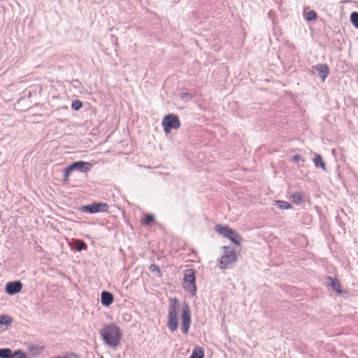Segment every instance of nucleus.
Here are the masks:
<instances>
[{
  "instance_id": "nucleus-4",
  "label": "nucleus",
  "mask_w": 358,
  "mask_h": 358,
  "mask_svg": "<svg viewBox=\"0 0 358 358\" xmlns=\"http://www.w3.org/2000/svg\"><path fill=\"white\" fill-rule=\"evenodd\" d=\"M223 255L219 259V267L220 269H225L237 260L236 251L229 246H223Z\"/></svg>"
},
{
  "instance_id": "nucleus-9",
  "label": "nucleus",
  "mask_w": 358,
  "mask_h": 358,
  "mask_svg": "<svg viewBox=\"0 0 358 358\" xmlns=\"http://www.w3.org/2000/svg\"><path fill=\"white\" fill-rule=\"evenodd\" d=\"M22 289V284L20 281L9 282L6 285V292L10 295L19 293Z\"/></svg>"
},
{
  "instance_id": "nucleus-17",
  "label": "nucleus",
  "mask_w": 358,
  "mask_h": 358,
  "mask_svg": "<svg viewBox=\"0 0 358 358\" xmlns=\"http://www.w3.org/2000/svg\"><path fill=\"white\" fill-rule=\"evenodd\" d=\"M204 356V350L202 348H194L192 355L189 358H203Z\"/></svg>"
},
{
  "instance_id": "nucleus-21",
  "label": "nucleus",
  "mask_w": 358,
  "mask_h": 358,
  "mask_svg": "<svg viewBox=\"0 0 358 358\" xmlns=\"http://www.w3.org/2000/svg\"><path fill=\"white\" fill-rule=\"evenodd\" d=\"M155 221V216L151 214H147L145 215V217L142 222V223L146 226H150Z\"/></svg>"
},
{
  "instance_id": "nucleus-22",
  "label": "nucleus",
  "mask_w": 358,
  "mask_h": 358,
  "mask_svg": "<svg viewBox=\"0 0 358 358\" xmlns=\"http://www.w3.org/2000/svg\"><path fill=\"white\" fill-rule=\"evenodd\" d=\"M73 172V169H71V166L69 165L67 167H66L64 169V181L68 182L69 180V177Z\"/></svg>"
},
{
  "instance_id": "nucleus-28",
  "label": "nucleus",
  "mask_w": 358,
  "mask_h": 358,
  "mask_svg": "<svg viewBox=\"0 0 358 358\" xmlns=\"http://www.w3.org/2000/svg\"><path fill=\"white\" fill-rule=\"evenodd\" d=\"M71 85L75 88H79L80 87H82V83L78 80H73Z\"/></svg>"
},
{
  "instance_id": "nucleus-14",
  "label": "nucleus",
  "mask_w": 358,
  "mask_h": 358,
  "mask_svg": "<svg viewBox=\"0 0 358 358\" xmlns=\"http://www.w3.org/2000/svg\"><path fill=\"white\" fill-rule=\"evenodd\" d=\"M13 322V318L7 315H0V329L2 330H6L8 327L11 325Z\"/></svg>"
},
{
  "instance_id": "nucleus-13",
  "label": "nucleus",
  "mask_w": 358,
  "mask_h": 358,
  "mask_svg": "<svg viewBox=\"0 0 358 358\" xmlns=\"http://www.w3.org/2000/svg\"><path fill=\"white\" fill-rule=\"evenodd\" d=\"M328 280L329 285L331 287V289L338 294H342L343 291L341 290V285L339 280L336 278H333L331 276H328L327 278Z\"/></svg>"
},
{
  "instance_id": "nucleus-2",
  "label": "nucleus",
  "mask_w": 358,
  "mask_h": 358,
  "mask_svg": "<svg viewBox=\"0 0 358 358\" xmlns=\"http://www.w3.org/2000/svg\"><path fill=\"white\" fill-rule=\"evenodd\" d=\"M169 302L167 326L169 329L173 332L178 329L177 312L180 308V303L177 298L169 299Z\"/></svg>"
},
{
  "instance_id": "nucleus-20",
  "label": "nucleus",
  "mask_w": 358,
  "mask_h": 358,
  "mask_svg": "<svg viewBox=\"0 0 358 358\" xmlns=\"http://www.w3.org/2000/svg\"><path fill=\"white\" fill-rule=\"evenodd\" d=\"M276 203L278 208L281 210H287L292 208V206L289 202L285 201H277Z\"/></svg>"
},
{
  "instance_id": "nucleus-27",
  "label": "nucleus",
  "mask_w": 358,
  "mask_h": 358,
  "mask_svg": "<svg viewBox=\"0 0 358 358\" xmlns=\"http://www.w3.org/2000/svg\"><path fill=\"white\" fill-rule=\"evenodd\" d=\"M13 358H27V355L24 352L17 350L13 353Z\"/></svg>"
},
{
  "instance_id": "nucleus-16",
  "label": "nucleus",
  "mask_w": 358,
  "mask_h": 358,
  "mask_svg": "<svg viewBox=\"0 0 358 358\" xmlns=\"http://www.w3.org/2000/svg\"><path fill=\"white\" fill-rule=\"evenodd\" d=\"M305 197L306 193L303 192H295L292 196L293 202L296 204L301 203Z\"/></svg>"
},
{
  "instance_id": "nucleus-5",
  "label": "nucleus",
  "mask_w": 358,
  "mask_h": 358,
  "mask_svg": "<svg viewBox=\"0 0 358 358\" xmlns=\"http://www.w3.org/2000/svg\"><path fill=\"white\" fill-rule=\"evenodd\" d=\"M195 271L193 268H188L185 271L183 278V287L185 291L189 292L192 296L196 295Z\"/></svg>"
},
{
  "instance_id": "nucleus-18",
  "label": "nucleus",
  "mask_w": 358,
  "mask_h": 358,
  "mask_svg": "<svg viewBox=\"0 0 358 358\" xmlns=\"http://www.w3.org/2000/svg\"><path fill=\"white\" fill-rule=\"evenodd\" d=\"M74 248L78 252L85 250L87 248V244L81 240H76L74 243Z\"/></svg>"
},
{
  "instance_id": "nucleus-26",
  "label": "nucleus",
  "mask_w": 358,
  "mask_h": 358,
  "mask_svg": "<svg viewBox=\"0 0 358 358\" xmlns=\"http://www.w3.org/2000/svg\"><path fill=\"white\" fill-rule=\"evenodd\" d=\"M83 102L80 100H75L71 103V108L72 109L75 110H78L83 107Z\"/></svg>"
},
{
  "instance_id": "nucleus-7",
  "label": "nucleus",
  "mask_w": 358,
  "mask_h": 358,
  "mask_svg": "<svg viewBox=\"0 0 358 358\" xmlns=\"http://www.w3.org/2000/svg\"><path fill=\"white\" fill-rule=\"evenodd\" d=\"M109 206L106 203H93L92 204L83 206L82 210L83 212L94 214L99 212H107Z\"/></svg>"
},
{
  "instance_id": "nucleus-29",
  "label": "nucleus",
  "mask_w": 358,
  "mask_h": 358,
  "mask_svg": "<svg viewBox=\"0 0 358 358\" xmlns=\"http://www.w3.org/2000/svg\"><path fill=\"white\" fill-rule=\"evenodd\" d=\"M292 161L294 162H298L299 161L304 162V159L299 155H295L292 157Z\"/></svg>"
},
{
  "instance_id": "nucleus-3",
  "label": "nucleus",
  "mask_w": 358,
  "mask_h": 358,
  "mask_svg": "<svg viewBox=\"0 0 358 358\" xmlns=\"http://www.w3.org/2000/svg\"><path fill=\"white\" fill-rule=\"evenodd\" d=\"M215 231L222 236L227 238L234 243L240 245L243 240L238 232L227 225L218 224L215 227Z\"/></svg>"
},
{
  "instance_id": "nucleus-15",
  "label": "nucleus",
  "mask_w": 358,
  "mask_h": 358,
  "mask_svg": "<svg viewBox=\"0 0 358 358\" xmlns=\"http://www.w3.org/2000/svg\"><path fill=\"white\" fill-rule=\"evenodd\" d=\"M313 162H314L315 166L316 168H317V169L321 168L324 171H326V164H325L324 162L323 161L322 157L320 155H319V154L315 155Z\"/></svg>"
},
{
  "instance_id": "nucleus-8",
  "label": "nucleus",
  "mask_w": 358,
  "mask_h": 358,
  "mask_svg": "<svg viewBox=\"0 0 358 358\" xmlns=\"http://www.w3.org/2000/svg\"><path fill=\"white\" fill-rule=\"evenodd\" d=\"M191 324V315L189 306L187 303H184L182 312V331L187 334Z\"/></svg>"
},
{
  "instance_id": "nucleus-31",
  "label": "nucleus",
  "mask_w": 358,
  "mask_h": 358,
  "mask_svg": "<svg viewBox=\"0 0 358 358\" xmlns=\"http://www.w3.org/2000/svg\"><path fill=\"white\" fill-rule=\"evenodd\" d=\"M52 358H60V356L54 357Z\"/></svg>"
},
{
  "instance_id": "nucleus-12",
  "label": "nucleus",
  "mask_w": 358,
  "mask_h": 358,
  "mask_svg": "<svg viewBox=\"0 0 358 358\" xmlns=\"http://www.w3.org/2000/svg\"><path fill=\"white\" fill-rule=\"evenodd\" d=\"M114 301L113 294L107 291H103L101 294V302L104 306L108 307Z\"/></svg>"
},
{
  "instance_id": "nucleus-11",
  "label": "nucleus",
  "mask_w": 358,
  "mask_h": 358,
  "mask_svg": "<svg viewBox=\"0 0 358 358\" xmlns=\"http://www.w3.org/2000/svg\"><path fill=\"white\" fill-rule=\"evenodd\" d=\"M316 71L317 75L320 77L322 81H324L329 73V68L327 64H318L313 66Z\"/></svg>"
},
{
  "instance_id": "nucleus-19",
  "label": "nucleus",
  "mask_w": 358,
  "mask_h": 358,
  "mask_svg": "<svg viewBox=\"0 0 358 358\" xmlns=\"http://www.w3.org/2000/svg\"><path fill=\"white\" fill-rule=\"evenodd\" d=\"M0 358H13V352L9 348L0 349Z\"/></svg>"
},
{
  "instance_id": "nucleus-10",
  "label": "nucleus",
  "mask_w": 358,
  "mask_h": 358,
  "mask_svg": "<svg viewBox=\"0 0 358 358\" xmlns=\"http://www.w3.org/2000/svg\"><path fill=\"white\" fill-rule=\"evenodd\" d=\"M73 171H78L82 173H87L90 170L92 164L90 162L77 161L70 164Z\"/></svg>"
},
{
  "instance_id": "nucleus-24",
  "label": "nucleus",
  "mask_w": 358,
  "mask_h": 358,
  "mask_svg": "<svg viewBox=\"0 0 358 358\" xmlns=\"http://www.w3.org/2000/svg\"><path fill=\"white\" fill-rule=\"evenodd\" d=\"M317 17V13L315 10H312L306 13V19L308 21H312Z\"/></svg>"
},
{
  "instance_id": "nucleus-25",
  "label": "nucleus",
  "mask_w": 358,
  "mask_h": 358,
  "mask_svg": "<svg viewBox=\"0 0 358 358\" xmlns=\"http://www.w3.org/2000/svg\"><path fill=\"white\" fill-rule=\"evenodd\" d=\"M149 270L152 273H155L157 274V275H158V276H160L162 275V272H161L160 268H159L158 266H157L155 264H152L150 266Z\"/></svg>"
},
{
  "instance_id": "nucleus-30",
  "label": "nucleus",
  "mask_w": 358,
  "mask_h": 358,
  "mask_svg": "<svg viewBox=\"0 0 358 358\" xmlns=\"http://www.w3.org/2000/svg\"><path fill=\"white\" fill-rule=\"evenodd\" d=\"M60 358H79V357L73 353H66L65 355L60 357Z\"/></svg>"
},
{
  "instance_id": "nucleus-23",
  "label": "nucleus",
  "mask_w": 358,
  "mask_h": 358,
  "mask_svg": "<svg viewBox=\"0 0 358 358\" xmlns=\"http://www.w3.org/2000/svg\"><path fill=\"white\" fill-rule=\"evenodd\" d=\"M350 21L352 24L358 29V13L352 12L350 15Z\"/></svg>"
},
{
  "instance_id": "nucleus-6",
  "label": "nucleus",
  "mask_w": 358,
  "mask_h": 358,
  "mask_svg": "<svg viewBox=\"0 0 358 358\" xmlns=\"http://www.w3.org/2000/svg\"><path fill=\"white\" fill-rule=\"evenodd\" d=\"M162 124L164 132L169 134L172 129H177L180 127L179 117L173 113L165 115L162 120Z\"/></svg>"
},
{
  "instance_id": "nucleus-1",
  "label": "nucleus",
  "mask_w": 358,
  "mask_h": 358,
  "mask_svg": "<svg viewBox=\"0 0 358 358\" xmlns=\"http://www.w3.org/2000/svg\"><path fill=\"white\" fill-rule=\"evenodd\" d=\"M100 335L104 343L109 347L116 348L120 343L121 330L113 324L105 326L100 331Z\"/></svg>"
}]
</instances>
